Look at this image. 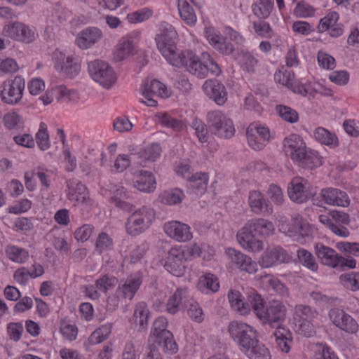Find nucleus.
<instances>
[{
    "label": "nucleus",
    "mask_w": 359,
    "mask_h": 359,
    "mask_svg": "<svg viewBox=\"0 0 359 359\" xmlns=\"http://www.w3.org/2000/svg\"><path fill=\"white\" fill-rule=\"evenodd\" d=\"M93 231L94 226L92 224H85L76 230L74 237L78 241L83 243L90 238Z\"/></svg>",
    "instance_id": "63"
},
{
    "label": "nucleus",
    "mask_w": 359,
    "mask_h": 359,
    "mask_svg": "<svg viewBox=\"0 0 359 359\" xmlns=\"http://www.w3.org/2000/svg\"><path fill=\"white\" fill-rule=\"evenodd\" d=\"M152 15V11L144 8L128 14L127 19L130 23H138L147 20Z\"/></svg>",
    "instance_id": "61"
},
{
    "label": "nucleus",
    "mask_w": 359,
    "mask_h": 359,
    "mask_svg": "<svg viewBox=\"0 0 359 359\" xmlns=\"http://www.w3.org/2000/svg\"><path fill=\"white\" fill-rule=\"evenodd\" d=\"M209 176L205 172L192 174L187 180V188L196 196L203 195L207 190Z\"/></svg>",
    "instance_id": "32"
},
{
    "label": "nucleus",
    "mask_w": 359,
    "mask_h": 359,
    "mask_svg": "<svg viewBox=\"0 0 359 359\" xmlns=\"http://www.w3.org/2000/svg\"><path fill=\"white\" fill-rule=\"evenodd\" d=\"M150 312L147 305L144 302H140L135 304L133 320L136 326H139L140 330H143L147 327L148 320Z\"/></svg>",
    "instance_id": "41"
},
{
    "label": "nucleus",
    "mask_w": 359,
    "mask_h": 359,
    "mask_svg": "<svg viewBox=\"0 0 359 359\" xmlns=\"http://www.w3.org/2000/svg\"><path fill=\"white\" fill-rule=\"evenodd\" d=\"M297 259H299L301 264L309 270L314 272L318 271V264L316 261L315 257L307 250H297Z\"/></svg>",
    "instance_id": "51"
},
{
    "label": "nucleus",
    "mask_w": 359,
    "mask_h": 359,
    "mask_svg": "<svg viewBox=\"0 0 359 359\" xmlns=\"http://www.w3.org/2000/svg\"><path fill=\"white\" fill-rule=\"evenodd\" d=\"M25 87V79L20 76L4 81L1 86V100L11 105L18 104L22 97Z\"/></svg>",
    "instance_id": "12"
},
{
    "label": "nucleus",
    "mask_w": 359,
    "mask_h": 359,
    "mask_svg": "<svg viewBox=\"0 0 359 359\" xmlns=\"http://www.w3.org/2000/svg\"><path fill=\"white\" fill-rule=\"evenodd\" d=\"M102 36L103 34L100 29L96 27H88L77 34L75 43L81 49H88L97 43Z\"/></svg>",
    "instance_id": "25"
},
{
    "label": "nucleus",
    "mask_w": 359,
    "mask_h": 359,
    "mask_svg": "<svg viewBox=\"0 0 359 359\" xmlns=\"http://www.w3.org/2000/svg\"><path fill=\"white\" fill-rule=\"evenodd\" d=\"M250 300L253 305V312L256 316L263 323L273 326L285 320L286 308L278 300L269 302L267 306H264V300L258 293H254Z\"/></svg>",
    "instance_id": "4"
},
{
    "label": "nucleus",
    "mask_w": 359,
    "mask_h": 359,
    "mask_svg": "<svg viewBox=\"0 0 359 359\" xmlns=\"http://www.w3.org/2000/svg\"><path fill=\"white\" fill-rule=\"evenodd\" d=\"M287 193L292 201L304 203L316 194V191L307 180L302 177H294L288 184Z\"/></svg>",
    "instance_id": "10"
},
{
    "label": "nucleus",
    "mask_w": 359,
    "mask_h": 359,
    "mask_svg": "<svg viewBox=\"0 0 359 359\" xmlns=\"http://www.w3.org/2000/svg\"><path fill=\"white\" fill-rule=\"evenodd\" d=\"M203 90L205 94L218 105H223L227 100L226 89L219 80H206L203 85Z\"/></svg>",
    "instance_id": "22"
},
{
    "label": "nucleus",
    "mask_w": 359,
    "mask_h": 359,
    "mask_svg": "<svg viewBox=\"0 0 359 359\" xmlns=\"http://www.w3.org/2000/svg\"><path fill=\"white\" fill-rule=\"evenodd\" d=\"M314 13V8L305 1H300L297 3L294 9V14L299 18L311 17L313 15Z\"/></svg>",
    "instance_id": "64"
},
{
    "label": "nucleus",
    "mask_w": 359,
    "mask_h": 359,
    "mask_svg": "<svg viewBox=\"0 0 359 359\" xmlns=\"http://www.w3.org/2000/svg\"><path fill=\"white\" fill-rule=\"evenodd\" d=\"M187 290L177 288L174 294L170 296L165 305V311L172 314L177 313L182 306V302L186 298Z\"/></svg>",
    "instance_id": "45"
},
{
    "label": "nucleus",
    "mask_w": 359,
    "mask_h": 359,
    "mask_svg": "<svg viewBox=\"0 0 359 359\" xmlns=\"http://www.w3.org/2000/svg\"><path fill=\"white\" fill-rule=\"evenodd\" d=\"M339 15L338 13L335 11L330 12L320 21L318 26L319 32H324L328 30L330 28L337 24Z\"/></svg>",
    "instance_id": "56"
},
{
    "label": "nucleus",
    "mask_w": 359,
    "mask_h": 359,
    "mask_svg": "<svg viewBox=\"0 0 359 359\" xmlns=\"http://www.w3.org/2000/svg\"><path fill=\"white\" fill-rule=\"evenodd\" d=\"M5 253L8 259L17 264L26 263L29 257L28 250L13 245L6 247Z\"/></svg>",
    "instance_id": "47"
},
{
    "label": "nucleus",
    "mask_w": 359,
    "mask_h": 359,
    "mask_svg": "<svg viewBox=\"0 0 359 359\" xmlns=\"http://www.w3.org/2000/svg\"><path fill=\"white\" fill-rule=\"evenodd\" d=\"M339 282L346 289L351 291L359 290V272L351 271L342 273L339 276Z\"/></svg>",
    "instance_id": "50"
},
{
    "label": "nucleus",
    "mask_w": 359,
    "mask_h": 359,
    "mask_svg": "<svg viewBox=\"0 0 359 359\" xmlns=\"http://www.w3.org/2000/svg\"><path fill=\"white\" fill-rule=\"evenodd\" d=\"M184 198L182 190L180 188H172L163 191L158 196V201L165 205H177L180 204Z\"/></svg>",
    "instance_id": "40"
},
{
    "label": "nucleus",
    "mask_w": 359,
    "mask_h": 359,
    "mask_svg": "<svg viewBox=\"0 0 359 359\" xmlns=\"http://www.w3.org/2000/svg\"><path fill=\"white\" fill-rule=\"evenodd\" d=\"M313 351L319 359H339L337 353L326 343H316L313 346Z\"/></svg>",
    "instance_id": "52"
},
{
    "label": "nucleus",
    "mask_w": 359,
    "mask_h": 359,
    "mask_svg": "<svg viewBox=\"0 0 359 359\" xmlns=\"http://www.w3.org/2000/svg\"><path fill=\"white\" fill-rule=\"evenodd\" d=\"M114 248L113 238L107 233L102 232L97 235L95 241V250L101 254L104 252H109Z\"/></svg>",
    "instance_id": "53"
},
{
    "label": "nucleus",
    "mask_w": 359,
    "mask_h": 359,
    "mask_svg": "<svg viewBox=\"0 0 359 359\" xmlns=\"http://www.w3.org/2000/svg\"><path fill=\"white\" fill-rule=\"evenodd\" d=\"M256 280L257 285L263 290H272L280 294H284L287 292L285 285L271 274H264L257 276Z\"/></svg>",
    "instance_id": "30"
},
{
    "label": "nucleus",
    "mask_w": 359,
    "mask_h": 359,
    "mask_svg": "<svg viewBox=\"0 0 359 359\" xmlns=\"http://www.w3.org/2000/svg\"><path fill=\"white\" fill-rule=\"evenodd\" d=\"M155 218V211L150 207L143 205L136 209L127 219L126 231L130 236H138L149 228Z\"/></svg>",
    "instance_id": "6"
},
{
    "label": "nucleus",
    "mask_w": 359,
    "mask_h": 359,
    "mask_svg": "<svg viewBox=\"0 0 359 359\" xmlns=\"http://www.w3.org/2000/svg\"><path fill=\"white\" fill-rule=\"evenodd\" d=\"M283 148L294 163L303 168L314 169L323 163L322 157L316 151L307 148L301 136H287Z\"/></svg>",
    "instance_id": "3"
},
{
    "label": "nucleus",
    "mask_w": 359,
    "mask_h": 359,
    "mask_svg": "<svg viewBox=\"0 0 359 359\" xmlns=\"http://www.w3.org/2000/svg\"><path fill=\"white\" fill-rule=\"evenodd\" d=\"M236 60L239 63L243 70L252 74L255 72V67L258 65V60L251 52L241 49L238 50Z\"/></svg>",
    "instance_id": "37"
},
{
    "label": "nucleus",
    "mask_w": 359,
    "mask_h": 359,
    "mask_svg": "<svg viewBox=\"0 0 359 359\" xmlns=\"http://www.w3.org/2000/svg\"><path fill=\"white\" fill-rule=\"evenodd\" d=\"M328 317L335 327L349 334H355L358 330L356 320L343 310L332 309L328 312Z\"/></svg>",
    "instance_id": "19"
},
{
    "label": "nucleus",
    "mask_w": 359,
    "mask_h": 359,
    "mask_svg": "<svg viewBox=\"0 0 359 359\" xmlns=\"http://www.w3.org/2000/svg\"><path fill=\"white\" fill-rule=\"evenodd\" d=\"M208 122L210 127L219 133H230L233 135L235 128L233 121L225 116L220 111H213L208 114Z\"/></svg>",
    "instance_id": "24"
},
{
    "label": "nucleus",
    "mask_w": 359,
    "mask_h": 359,
    "mask_svg": "<svg viewBox=\"0 0 359 359\" xmlns=\"http://www.w3.org/2000/svg\"><path fill=\"white\" fill-rule=\"evenodd\" d=\"M319 221L332 231L335 235L341 237L349 236L350 232L348 229L342 225L336 224L332 218V212H330L326 215H320L318 217Z\"/></svg>",
    "instance_id": "46"
},
{
    "label": "nucleus",
    "mask_w": 359,
    "mask_h": 359,
    "mask_svg": "<svg viewBox=\"0 0 359 359\" xmlns=\"http://www.w3.org/2000/svg\"><path fill=\"white\" fill-rule=\"evenodd\" d=\"M275 226L268 219L254 218L246 222L238 231L236 237L241 248L247 252H259L264 249L263 238L273 235Z\"/></svg>",
    "instance_id": "2"
},
{
    "label": "nucleus",
    "mask_w": 359,
    "mask_h": 359,
    "mask_svg": "<svg viewBox=\"0 0 359 359\" xmlns=\"http://www.w3.org/2000/svg\"><path fill=\"white\" fill-rule=\"evenodd\" d=\"M291 257L288 252L280 245H270L264 250L258 263L262 268L275 267L289 263Z\"/></svg>",
    "instance_id": "13"
},
{
    "label": "nucleus",
    "mask_w": 359,
    "mask_h": 359,
    "mask_svg": "<svg viewBox=\"0 0 359 359\" xmlns=\"http://www.w3.org/2000/svg\"><path fill=\"white\" fill-rule=\"evenodd\" d=\"M276 345L280 351L287 353L291 348L292 337L290 331L285 327H277L274 332Z\"/></svg>",
    "instance_id": "38"
},
{
    "label": "nucleus",
    "mask_w": 359,
    "mask_h": 359,
    "mask_svg": "<svg viewBox=\"0 0 359 359\" xmlns=\"http://www.w3.org/2000/svg\"><path fill=\"white\" fill-rule=\"evenodd\" d=\"M252 13L260 20L267 19L273 8V0H256L251 6Z\"/></svg>",
    "instance_id": "44"
},
{
    "label": "nucleus",
    "mask_w": 359,
    "mask_h": 359,
    "mask_svg": "<svg viewBox=\"0 0 359 359\" xmlns=\"http://www.w3.org/2000/svg\"><path fill=\"white\" fill-rule=\"evenodd\" d=\"M267 195L270 201L276 205H281L284 202L283 189L276 184H271L267 190Z\"/></svg>",
    "instance_id": "60"
},
{
    "label": "nucleus",
    "mask_w": 359,
    "mask_h": 359,
    "mask_svg": "<svg viewBox=\"0 0 359 359\" xmlns=\"http://www.w3.org/2000/svg\"><path fill=\"white\" fill-rule=\"evenodd\" d=\"M316 312L305 305H299L295 307L293 324L296 333L305 337H311L316 333V327L313 325Z\"/></svg>",
    "instance_id": "7"
},
{
    "label": "nucleus",
    "mask_w": 359,
    "mask_h": 359,
    "mask_svg": "<svg viewBox=\"0 0 359 359\" xmlns=\"http://www.w3.org/2000/svg\"><path fill=\"white\" fill-rule=\"evenodd\" d=\"M141 159L156 161L161 154V147L158 143H151L145 146L139 153Z\"/></svg>",
    "instance_id": "49"
},
{
    "label": "nucleus",
    "mask_w": 359,
    "mask_h": 359,
    "mask_svg": "<svg viewBox=\"0 0 359 359\" xmlns=\"http://www.w3.org/2000/svg\"><path fill=\"white\" fill-rule=\"evenodd\" d=\"M273 136H247L248 145L254 150H260L269 142Z\"/></svg>",
    "instance_id": "62"
},
{
    "label": "nucleus",
    "mask_w": 359,
    "mask_h": 359,
    "mask_svg": "<svg viewBox=\"0 0 359 359\" xmlns=\"http://www.w3.org/2000/svg\"><path fill=\"white\" fill-rule=\"evenodd\" d=\"M204 34L209 43L219 53L229 55L234 52L235 47L233 43L214 27H206Z\"/></svg>",
    "instance_id": "17"
},
{
    "label": "nucleus",
    "mask_w": 359,
    "mask_h": 359,
    "mask_svg": "<svg viewBox=\"0 0 359 359\" xmlns=\"http://www.w3.org/2000/svg\"><path fill=\"white\" fill-rule=\"evenodd\" d=\"M158 118L161 125L172 128L175 132L182 131L186 126L182 121L175 118L167 113L159 114Z\"/></svg>",
    "instance_id": "54"
},
{
    "label": "nucleus",
    "mask_w": 359,
    "mask_h": 359,
    "mask_svg": "<svg viewBox=\"0 0 359 359\" xmlns=\"http://www.w3.org/2000/svg\"><path fill=\"white\" fill-rule=\"evenodd\" d=\"M112 325L110 323H105L97 327L88 337L84 342V346L88 348V346L96 345L104 342L107 340L111 333Z\"/></svg>",
    "instance_id": "36"
},
{
    "label": "nucleus",
    "mask_w": 359,
    "mask_h": 359,
    "mask_svg": "<svg viewBox=\"0 0 359 359\" xmlns=\"http://www.w3.org/2000/svg\"><path fill=\"white\" fill-rule=\"evenodd\" d=\"M294 224H297V226H294L295 232L293 234V237L300 242L302 244H306L310 242L315 234V230L308 223L303 221L302 219H295L293 221Z\"/></svg>",
    "instance_id": "34"
},
{
    "label": "nucleus",
    "mask_w": 359,
    "mask_h": 359,
    "mask_svg": "<svg viewBox=\"0 0 359 359\" xmlns=\"http://www.w3.org/2000/svg\"><path fill=\"white\" fill-rule=\"evenodd\" d=\"M140 93L147 100L139 99L140 102L148 107L157 106V101L153 97L158 96L161 98L168 97L170 95L167 87L156 79L146 80L140 88Z\"/></svg>",
    "instance_id": "11"
},
{
    "label": "nucleus",
    "mask_w": 359,
    "mask_h": 359,
    "mask_svg": "<svg viewBox=\"0 0 359 359\" xmlns=\"http://www.w3.org/2000/svg\"><path fill=\"white\" fill-rule=\"evenodd\" d=\"M177 8L182 20L191 27L196 25L197 21L196 13L187 0H177Z\"/></svg>",
    "instance_id": "43"
},
{
    "label": "nucleus",
    "mask_w": 359,
    "mask_h": 359,
    "mask_svg": "<svg viewBox=\"0 0 359 359\" xmlns=\"http://www.w3.org/2000/svg\"><path fill=\"white\" fill-rule=\"evenodd\" d=\"M248 205L251 210L257 215H270L273 212V208L264 198L263 194L257 190H253L248 194Z\"/></svg>",
    "instance_id": "28"
},
{
    "label": "nucleus",
    "mask_w": 359,
    "mask_h": 359,
    "mask_svg": "<svg viewBox=\"0 0 359 359\" xmlns=\"http://www.w3.org/2000/svg\"><path fill=\"white\" fill-rule=\"evenodd\" d=\"M197 287L202 292H216L219 290L220 285L217 276L210 273H206L200 276Z\"/></svg>",
    "instance_id": "42"
},
{
    "label": "nucleus",
    "mask_w": 359,
    "mask_h": 359,
    "mask_svg": "<svg viewBox=\"0 0 359 359\" xmlns=\"http://www.w3.org/2000/svg\"><path fill=\"white\" fill-rule=\"evenodd\" d=\"M254 293H257V291L252 290L247 294V300H245L243 294L238 290H231L227 294V298L230 307L234 311L238 313L242 316H247L253 311V305L249 297Z\"/></svg>",
    "instance_id": "21"
},
{
    "label": "nucleus",
    "mask_w": 359,
    "mask_h": 359,
    "mask_svg": "<svg viewBox=\"0 0 359 359\" xmlns=\"http://www.w3.org/2000/svg\"><path fill=\"white\" fill-rule=\"evenodd\" d=\"M177 33L174 27L165 22L161 24V32L155 40L157 48L167 62L177 68L184 67L193 75L203 79L210 72L219 76L222 70L219 65L208 53L201 54V59L191 50H177L175 40Z\"/></svg>",
    "instance_id": "1"
},
{
    "label": "nucleus",
    "mask_w": 359,
    "mask_h": 359,
    "mask_svg": "<svg viewBox=\"0 0 359 359\" xmlns=\"http://www.w3.org/2000/svg\"><path fill=\"white\" fill-rule=\"evenodd\" d=\"M90 77L104 88H110L116 81L117 77L114 69L106 62L95 60L88 65Z\"/></svg>",
    "instance_id": "8"
},
{
    "label": "nucleus",
    "mask_w": 359,
    "mask_h": 359,
    "mask_svg": "<svg viewBox=\"0 0 359 359\" xmlns=\"http://www.w3.org/2000/svg\"><path fill=\"white\" fill-rule=\"evenodd\" d=\"M52 92L60 102L76 103L80 100L79 93L76 90L67 88L64 85L53 87Z\"/></svg>",
    "instance_id": "39"
},
{
    "label": "nucleus",
    "mask_w": 359,
    "mask_h": 359,
    "mask_svg": "<svg viewBox=\"0 0 359 359\" xmlns=\"http://www.w3.org/2000/svg\"><path fill=\"white\" fill-rule=\"evenodd\" d=\"M163 231L168 237L181 243L189 241L193 237L190 226L178 220L166 222Z\"/></svg>",
    "instance_id": "18"
},
{
    "label": "nucleus",
    "mask_w": 359,
    "mask_h": 359,
    "mask_svg": "<svg viewBox=\"0 0 359 359\" xmlns=\"http://www.w3.org/2000/svg\"><path fill=\"white\" fill-rule=\"evenodd\" d=\"M67 198L74 202V205L81 204L83 207L90 208L95 203L88 196L86 186L76 179H69L67 181Z\"/></svg>",
    "instance_id": "16"
},
{
    "label": "nucleus",
    "mask_w": 359,
    "mask_h": 359,
    "mask_svg": "<svg viewBox=\"0 0 359 359\" xmlns=\"http://www.w3.org/2000/svg\"><path fill=\"white\" fill-rule=\"evenodd\" d=\"M60 70L65 76L69 78H74L80 71L78 59L72 55L64 57L60 64Z\"/></svg>",
    "instance_id": "48"
},
{
    "label": "nucleus",
    "mask_w": 359,
    "mask_h": 359,
    "mask_svg": "<svg viewBox=\"0 0 359 359\" xmlns=\"http://www.w3.org/2000/svg\"><path fill=\"white\" fill-rule=\"evenodd\" d=\"M274 80L276 83L290 88L296 79L293 72L285 70L276 72L274 74Z\"/></svg>",
    "instance_id": "59"
},
{
    "label": "nucleus",
    "mask_w": 359,
    "mask_h": 359,
    "mask_svg": "<svg viewBox=\"0 0 359 359\" xmlns=\"http://www.w3.org/2000/svg\"><path fill=\"white\" fill-rule=\"evenodd\" d=\"M3 32L5 36L25 43H32L35 40V32L29 26L20 22L4 27Z\"/></svg>",
    "instance_id": "20"
},
{
    "label": "nucleus",
    "mask_w": 359,
    "mask_h": 359,
    "mask_svg": "<svg viewBox=\"0 0 359 359\" xmlns=\"http://www.w3.org/2000/svg\"><path fill=\"white\" fill-rule=\"evenodd\" d=\"M276 111L278 115L285 121L293 123L298 121V113L294 109L289 107L278 105L276 107Z\"/></svg>",
    "instance_id": "58"
},
{
    "label": "nucleus",
    "mask_w": 359,
    "mask_h": 359,
    "mask_svg": "<svg viewBox=\"0 0 359 359\" xmlns=\"http://www.w3.org/2000/svg\"><path fill=\"white\" fill-rule=\"evenodd\" d=\"M168 321L165 317L160 316L153 322L148 338L149 344H155L162 347L165 354L175 355L178 351V346L173 334L167 329Z\"/></svg>",
    "instance_id": "5"
},
{
    "label": "nucleus",
    "mask_w": 359,
    "mask_h": 359,
    "mask_svg": "<svg viewBox=\"0 0 359 359\" xmlns=\"http://www.w3.org/2000/svg\"><path fill=\"white\" fill-rule=\"evenodd\" d=\"M252 25L255 32L262 38L271 39L275 36V32L269 23L264 20L253 22Z\"/></svg>",
    "instance_id": "55"
},
{
    "label": "nucleus",
    "mask_w": 359,
    "mask_h": 359,
    "mask_svg": "<svg viewBox=\"0 0 359 359\" xmlns=\"http://www.w3.org/2000/svg\"><path fill=\"white\" fill-rule=\"evenodd\" d=\"M320 196L327 205L347 207L350 204L348 194L338 188H323Z\"/></svg>",
    "instance_id": "23"
},
{
    "label": "nucleus",
    "mask_w": 359,
    "mask_h": 359,
    "mask_svg": "<svg viewBox=\"0 0 359 359\" xmlns=\"http://www.w3.org/2000/svg\"><path fill=\"white\" fill-rule=\"evenodd\" d=\"M248 359H271L269 348L257 337L241 350Z\"/></svg>",
    "instance_id": "27"
},
{
    "label": "nucleus",
    "mask_w": 359,
    "mask_h": 359,
    "mask_svg": "<svg viewBox=\"0 0 359 359\" xmlns=\"http://www.w3.org/2000/svg\"><path fill=\"white\" fill-rule=\"evenodd\" d=\"M134 186L135 189L143 192H154L156 189V177L149 172L141 170L136 176Z\"/></svg>",
    "instance_id": "35"
},
{
    "label": "nucleus",
    "mask_w": 359,
    "mask_h": 359,
    "mask_svg": "<svg viewBox=\"0 0 359 359\" xmlns=\"http://www.w3.org/2000/svg\"><path fill=\"white\" fill-rule=\"evenodd\" d=\"M225 253L229 260V267L253 274L258 270L257 263L251 257L233 248H226Z\"/></svg>",
    "instance_id": "14"
},
{
    "label": "nucleus",
    "mask_w": 359,
    "mask_h": 359,
    "mask_svg": "<svg viewBox=\"0 0 359 359\" xmlns=\"http://www.w3.org/2000/svg\"><path fill=\"white\" fill-rule=\"evenodd\" d=\"M227 331L230 337L239 345L241 350L258 337L257 332L254 327L241 321L230 322Z\"/></svg>",
    "instance_id": "9"
},
{
    "label": "nucleus",
    "mask_w": 359,
    "mask_h": 359,
    "mask_svg": "<svg viewBox=\"0 0 359 359\" xmlns=\"http://www.w3.org/2000/svg\"><path fill=\"white\" fill-rule=\"evenodd\" d=\"M135 39L130 35L123 37L116 46L114 52V59L116 61H122L133 53Z\"/></svg>",
    "instance_id": "33"
},
{
    "label": "nucleus",
    "mask_w": 359,
    "mask_h": 359,
    "mask_svg": "<svg viewBox=\"0 0 359 359\" xmlns=\"http://www.w3.org/2000/svg\"><path fill=\"white\" fill-rule=\"evenodd\" d=\"M315 251L323 265L337 267L339 255L336 250L325 246L322 243H317L315 246Z\"/></svg>",
    "instance_id": "31"
},
{
    "label": "nucleus",
    "mask_w": 359,
    "mask_h": 359,
    "mask_svg": "<svg viewBox=\"0 0 359 359\" xmlns=\"http://www.w3.org/2000/svg\"><path fill=\"white\" fill-rule=\"evenodd\" d=\"M100 193L104 196H110L111 202L118 208H126L128 205L125 201L129 197L128 192L123 187L111 184L109 188H101Z\"/></svg>",
    "instance_id": "29"
},
{
    "label": "nucleus",
    "mask_w": 359,
    "mask_h": 359,
    "mask_svg": "<svg viewBox=\"0 0 359 359\" xmlns=\"http://www.w3.org/2000/svg\"><path fill=\"white\" fill-rule=\"evenodd\" d=\"M187 262L181 246L175 245L168 252L162 264L165 269L170 273L177 277H182L186 272L184 263Z\"/></svg>",
    "instance_id": "15"
},
{
    "label": "nucleus",
    "mask_w": 359,
    "mask_h": 359,
    "mask_svg": "<svg viewBox=\"0 0 359 359\" xmlns=\"http://www.w3.org/2000/svg\"><path fill=\"white\" fill-rule=\"evenodd\" d=\"M117 279L114 276L108 275L102 276L96 280V287L104 293L114 289L117 283Z\"/></svg>",
    "instance_id": "57"
},
{
    "label": "nucleus",
    "mask_w": 359,
    "mask_h": 359,
    "mask_svg": "<svg viewBox=\"0 0 359 359\" xmlns=\"http://www.w3.org/2000/svg\"><path fill=\"white\" fill-rule=\"evenodd\" d=\"M142 279L143 276L140 271L130 274L124 283L118 286L117 292L121 294L123 298L133 299L140 289Z\"/></svg>",
    "instance_id": "26"
}]
</instances>
